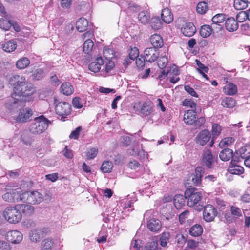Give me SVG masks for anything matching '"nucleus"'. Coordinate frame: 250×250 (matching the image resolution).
I'll return each mask as SVG.
<instances>
[{"mask_svg": "<svg viewBox=\"0 0 250 250\" xmlns=\"http://www.w3.org/2000/svg\"><path fill=\"white\" fill-rule=\"evenodd\" d=\"M9 83L13 87L12 97L18 100L19 98H27L36 93L35 86L28 83L25 76L19 75L12 76L9 80Z\"/></svg>", "mask_w": 250, "mask_h": 250, "instance_id": "f257e3e1", "label": "nucleus"}, {"mask_svg": "<svg viewBox=\"0 0 250 250\" xmlns=\"http://www.w3.org/2000/svg\"><path fill=\"white\" fill-rule=\"evenodd\" d=\"M185 194L188 207H195V210L198 211L202 210L203 206L199 204L203 197L202 192L197 191V189L195 188H187Z\"/></svg>", "mask_w": 250, "mask_h": 250, "instance_id": "f03ea898", "label": "nucleus"}, {"mask_svg": "<svg viewBox=\"0 0 250 250\" xmlns=\"http://www.w3.org/2000/svg\"><path fill=\"white\" fill-rule=\"evenodd\" d=\"M18 204L9 205L4 209L2 216L9 223L16 224L22 219V213L19 210Z\"/></svg>", "mask_w": 250, "mask_h": 250, "instance_id": "7ed1b4c3", "label": "nucleus"}, {"mask_svg": "<svg viewBox=\"0 0 250 250\" xmlns=\"http://www.w3.org/2000/svg\"><path fill=\"white\" fill-rule=\"evenodd\" d=\"M50 123L51 122L48 119L42 115H41L34 119L30 125L29 131L34 134H41L46 130Z\"/></svg>", "mask_w": 250, "mask_h": 250, "instance_id": "20e7f679", "label": "nucleus"}, {"mask_svg": "<svg viewBox=\"0 0 250 250\" xmlns=\"http://www.w3.org/2000/svg\"><path fill=\"white\" fill-rule=\"evenodd\" d=\"M204 174V168L201 167H197L195 169V173L189 175L188 178L185 181V187L188 188H193V186H199L201 184L202 178Z\"/></svg>", "mask_w": 250, "mask_h": 250, "instance_id": "39448f33", "label": "nucleus"}, {"mask_svg": "<svg viewBox=\"0 0 250 250\" xmlns=\"http://www.w3.org/2000/svg\"><path fill=\"white\" fill-rule=\"evenodd\" d=\"M21 200L30 204H36L42 202L43 197L37 191H27L21 193Z\"/></svg>", "mask_w": 250, "mask_h": 250, "instance_id": "423d86ee", "label": "nucleus"}, {"mask_svg": "<svg viewBox=\"0 0 250 250\" xmlns=\"http://www.w3.org/2000/svg\"><path fill=\"white\" fill-rule=\"evenodd\" d=\"M55 111L57 115L61 117L62 119H64L70 115L72 107L71 104L67 102H60L55 106Z\"/></svg>", "mask_w": 250, "mask_h": 250, "instance_id": "0eeeda50", "label": "nucleus"}, {"mask_svg": "<svg viewBox=\"0 0 250 250\" xmlns=\"http://www.w3.org/2000/svg\"><path fill=\"white\" fill-rule=\"evenodd\" d=\"M21 189L15 188L10 190L2 195V199L9 203H15L21 201Z\"/></svg>", "mask_w": 250, "mask_h": 250, "instance_id": "6e6552de", "label": "nucleus"}, {"mask_svg": "<svg viewBox=\"0 0 250 250\" xmlns=\"http://www.w3.org/2000/svg\"><path fill=\"white\" fill-rule=\"evenodd\" d=\"M203 208V217L204 220L207 222L213 221L218 214V211L216 208L210 204L206 205Z\"/></svg>", "mask_w": 250, "mask_h": 250, "instance_id": "1a4fd4ad", "label": "nucleus"}, {"mask_svg": "<svg viewBox=\"0 0 250 250\" xmlns=\"http://www.w3.org/2000/svg\"><path fill=\"white\" fill-rule=\"evenodd\" d=\"M230 210V214L226 213L224 214V218L228 223L233 222L235 220V217L238 218L242 216V212L239 207L231 205Z\"/></svg>", "mask_w": 250, "mask_h": 250, "instance_id": "9d476101", "label": "nucleus"}, {"mask_svg": "<svg viewBox=\"0 0 250 250\" xmlns=\"http://www.w3.org/2000/svg\"><path fill=\"white\" fill-rule=\"evenodd\" d=\"M213 163L214 159L211 150H205L202 156L201 164L208 168H211Z\"/></svg>", "mask_w": 250, "mask_h": 250, "instance_id": "9b49d317", "label": "nucleus"}, {"mask_svg": "<svg viewBox=\"0 0 250 250\" xmlns=\"http://www.w3.org/2000/svg\"><path fill=\"white\" fill-rule=\"evenodd\" d=\"M5 239L13 244H19L23 239L22 234L18 230L9 231L5 235Z\"/></svg>", "mask_w": 250, "mask_h": 250, "instance_id": "f8f14e48", "label": "nucleus"}, {"mask_svg": "<svg viewBox=\"0 0 250 250\" xmlns=\"http://www.w3.org/2000/svg\"><path fill=\"white\" fill-rule=\"evenodd\" d=\"M239 161L236 157L232 159L230 162V166L229 167L228 169L230 173L240 175L244 173V169L243 167L237 164Z\"/></svg>", "mask_w": 250, "mask_h": 250, "instance_id": "ddd939ff", "label": "nucleus"}, {"mask_svg": "<svg viewBox=\"0 0 250 250\" xmlns=\"http://www.w3.org/2000/svg\"><path fill=\"white\" fill-rule=\"evenodd\" d=\"M146 226L150 231L158 233L161 230L162 223L159 219L152 218L147 221Z\"/></svg>", "mask_w": 250, "mask_h": 250, "instance_id": "4468645a", "label": "nucleus"}, {"mask_svg": "<svg viewBox=\"0 0 250 250\" xmlns=\"http://www.w3.org/2000/svg\"><path fill=\"white\" fill-rule=\"evenodd\" d=\"M159 52L158 49L154 47L146 48L144 51V57L149 62H154L158 58Z\"/></svg>", "mask_w": 250, "mask_h": 250, "instance_id": "2eb2a0df", "label": "nucleus"}, {"mask_svg": "<svg viewBox=\"0 0 250 250\" xmlns=\"http://www.w3.org/2000/svg\"><path fill=\"white\" fill-rule=\"evenodd\" d=\"M211 134L208 129L200 131L196 137V142L201 146L205 145L210 139Z\"/></svg>", "mask_w": 250, "mask_h": 250, "instance_id": "dca6fc26", "label": "nucleus"}, {"mask_svg": "<svg viewBox=\"0 0 250 250\" xmlns=\"http://www.w3.org/2000/svg\"><path fill=\"white\" fill-rule=\"evenodd\" d=\"M169 74L170 76L169 81L171 83H175L179 80L178 75L180 74L179 70L176 68H172L169 71L165 72V70H163L161 74L159 75V78H161L164 75Z\"/></svg>", "mask_w": 250, "mask_h": 250, "instance_id": "f3484780", "label": "nucleus"}, {"mask_svg": "<svg viewBox=\"0 0 250 250\" xmlns=\"http://www.w3.org/2000/svg\"><path fill=\"white\" fill-rule=\"evenodd\" d=\"M181 31L185 36L191 37L195 33L196 29L192 23L187 22L182 26Z\"/></svg>", "mask_w": 250, "mask_h": 250, "instance_id": "a211bd4d", "label": "nucleus"}, {"mask_svg": "<svg viewBox=\"0 0 250 250\" xmlns=\"http://www.w3.org/2000/svg\"><path fill=\"white\" fill-rule=\"evenodd\" d=\"M196 119V112L194 110H188L185 111L183 120L184 123L188 125L193 124Z\"/></svg>", "mask_w": 250, "mask_h": 250, "instance_id": "6ab92c4d", "label": "nucleus"}, {"mask_svg": "<svg viewBox=\"0 0 250 250\" xmlns=\"http://www.w3.org/2000/svg\"><path fill=\"white\" fill-rule=\"evenodd\" d=\"M32 115V110L30 109H24L20 110L16 118V121L19 122H26Z\"/></svg>", "mask_w": 250, "mask_h": 250, "instance_id": "aec40b11", "label": "nucleus"}, {"mask_svg": "<svg viewBox=\"0 0 250 250\" xmlns=\"http://www.w3.org/2000/svg\"><path fill=\"white\" fill-rule=\"evenodd\" d=\"M150 42L153 46L157 49L161 48L164 45V41L162 37L159 34H154L150 38Z\"/></svg>", "mask_w": 250, "mask_h": 250, "instance_id": "412c9836", "label": "nucleus"}, {"mask_svg": "<svg viewBox=\"0 0 250 250\" xmlns=\"http://www.w3.org/2000/svg\"><path fill=\"white\" fill-rule=\"evenodd\" d=\"M104 61L102 57H97L95 61L92 62L88 65V69L94 73L100 71L101 65H103Z\"/></svg>", "mask_w": 250, "mask_h": 250, "instance_id": "4be33fe9", "label": "nucleus"}, {"mask_svg": "<svg viewBox=\"0 0 250 250\" xmlns=\"http://www.w3.org/2000/svg\"><path fill=\"white\" fill-rule=\"evenodd\" d=\"M238 21L230 17L227 19L225 22L226 29L229 32H233L238 28Z\"/></svg>", "mask_w": 250, "mask_h": 250, "instance_id": "5701e85b", "label": "nucleus"}, {"mask_svg": "<svg viewBox=\"0 0 250 250\" xmlns=\"http://www.w3.org/2000/svg\"><path fill=\"white\" fill-rule=\"evenodd\" d=\"M161 18L163 21L167 24L172 22L173 21V15L171 10L166 8L162 10L161 12Z\"/></svg>", "mask_w": 250, "mask_h": 250, "instance_id": "b1692460", "label": "nucleus"}, {"mask_svg": "<svg viewBox=\"0 0 250 250\" xmlns=\"http://www.w3.org/2000/svg\"><path fill=\"white\" fill-rule=\"evenodd\" d=\"M235 153L239 157V160L240 158L246 159L250 156V146H244L236 151Z\"/></svg>", "mask_w": 250, "mask_h": 250, "instance_id": "393cba45", "label": "nucleus"}, {"mask_svg": "<svg viewBox=\"0 0 250 250\" xmlns=\"http://www.w3.org/2000/svg\"><path fill=\"white\" fill-rule=\"evenodd\" d=\"M185 194L184 195L181 194L176 195L173 199L174 205L177 209H181L185 204Z\"/></svg>", "mask_w": 250, "mask_h": 250, "instance_id": "a878e982", "label": "nucleus"}, {"mask_svg": "<svg viewBox=\"0 0 250 250\" xmlns=\"http://www.w3.org/2000/svg\"><path fill=\"white\" fill-rule=\"evenodd\" d=\"M17 47V42L13 40L8 41L2 44L3 50L8 53L14 51Z\"/></svg>", "mask_w": 250, "mask_h": 250, "instance_id": "bb28decb", "label": "nucleus"}, {"mask_svg": "<svg viewBox=\"0 0 250 250\" xmlns=\"http://www.w3.org/2000/svg\"><path fill=\"white\" fill-rule=\"evenodd\" d=\"M233 150L229 148H224L219 154V157L223 161H228L233 158Z\"/></svg>", "mask_w": 250, "mask_h": 250, "instance_id": "cd10ccee", "label": "nucleus"}, {"mask_svg": "<svg viewBox=\"0 0 250 250\" xmlns=\"http://www.w3.org/2000/svg\"><path fill=\"white\" fill-rule=\"evenodd\" d=\"M88 25V21L84 18H80L76 23L77 30L80 32H83L87 30Z\"/></svg>", "mask_w": 250, "mask_h": 250, "instance_id": "c85d7f7f", "label": "nucleus"}, {"mask_svg": "<svg viewBox=\"0 0 250 250\" xmlns=\"http://www.w3.org/2000/svg\"><path fill=\"white\" fill-rule=\"evenodd\" d=\"M18 205L19 210L21 211L25 215L30 216L34 212V208L31 205L21 204H18Z\"/></svg>", "mask_w": 250, "mask_h": 250, "instance_id": "c756f323", "label": "nucleus"}, {"mask_svg": "<svg viewBox=\"0 0 250 250\" xmlns=\"http://www.w3.org/2000/svg\"><path fill=\"white\" fill-rule=\"evenodd\" d=\"M61 92L65 95L69 96L74 92L73 86L69 82H64L61 86Z\"/></svg>", "mask_w": 250, "mask_h": 250, "instance_id": "7c9ffc66", "label": "nucleus"}, {"mask_svg": "<svg viewBox=\"0 0 250 250\" xmlns=\"http://www.w3.org/2000/svg\"><path fill=\"white\" fill-rule=\"evenodd\" d=\"M9 19L8 16L0 18V28L5 31H8L11 28L12 23Z\"/></svg>", "mask_w": 250, "mask_h": 250, "instance_id": "2f4dec72", "label": "nucleus"}, {"mask_svg": "<svg viewBox=\"0 0 250 250\" xmlns=\"http://www.w3.org/2000/svg\"><path fill=\"white\" fill-rule=\"evenodd\" d=\"M140 112L144 116H148L153 112L152 104L150 102H144L141 108Z\"/></svg>", "mask_w": 250, "mask_h": 250, "instance_id": "473e14b6", "label": "nucleus"}, {"mask_svg": "<svg viewBox=\"0 0 250 250\" xmlns=\"http://www.w3.org/2000/svg\"><path fill=\"white\" fill-rule=\"evenodd\" d=\"M202 227L199 224H195L192 226L189 229V234L194 237L200 236L203 233Z\"/></svg>", "mask_w": 250, "mask_h": 250, "instance_id": "72a5a7b5", "label": "nucleus"}, {"mask_svg": "<svg viewBox=\"0 0 250 250\" xmlns=\"http://www.w3.org/2000/svg\"><path fill=\"white\" fill-rule=\"evenodd\" d=\"M151 28L154 30H158L162 28L163 23L158 16L152 17L149 22Z\"/></svg>", "mask_w": 250, "mask_h": 250, "instance_id": "f704fd0d", "label": "nucleus"}, {"mask_svg": "<svg viewBox=\"0 0 250 250\" xmlns=\"http://www.w3.org/2000/svg\"><path fill=\"white\" fill-rule=\"evenodd\" d=\"M30 63V62L28 58L22 57L17 61L16 66L19 69H22L28 66Z\"/></svg>", "mask_w": 250, "mask_h": 250, "instance_id": "c9c22d12", "label": "nucleus"}, {"mask_svg": "<svg viewBox=\"0 0 250 250\" xmlns=\"http://www.w3.org/2000/svg\"><path fill=\"white\" fill-rule=\"evenodd\" d=\"M249 3L247 0H234L233 7L237 10H242L246 8Z\"/></svg>", "mask_w": 250, "mask_h": 250, "instance_id": "e433bc0d", "label": "nucleus"}, {"mask_svg": "<svg viewBox=\"0 0 250 250\" xmlns=\"http://www.w3.org/2000/svg\"><path fill=\"white\" fill-rule=\"evenodd\" d=\"M224 92L229 95H234L237 92V86L232 83H229L224 86Z\"/></svg>", "mask_w": 250, "mask_h": 250, "instance_id": "4c0bfd02", "label": "nucleus"}, {"mask_svg": "<svg viewBox=\"0 0 250 250\" xmlns=\"http://www.w3.org/2000/svg\"><path fill=\"white\" fill-rule=\"evenodd\" d=\"M236 101L231 97H226L222 100L221 104L224 107L228 108H232L235 106Z\"/></svg>", "mask_w": 250, "mask_h": 250, "instance_id": "58836bf2", "label": "nucleus"}, {"mask_svg": "<svg viewBox=\"0 0 250 250\" xmlns=\"http://www.w3.org/2000/svg\"><path fill=\"white\" fill-rule=\"evenodd\" d=\"M212 32V29L209 25H203L201 27L200 34L203 38L209 37Z\"/></svg>", "mask_w": 250, "mask_h": 250, "instance_id": "ea45409f", "label": "nucleus"}, {"mask_svg": "<svg viewBox=\"0 0 250 250\" xmlns=\"http://www.w3.org/2000/svg\"><path fill=\"white\" fill-rule=\"evenodd\" d=\"M170 238V233L168 231L163 232L160 235L159 240L160 245L162 247H166Z\"/></svg>", "mask_w": 250, "mask_h": 250, "instance_id": "a19ab883", "label": "nucleus"}, {"mask_svg": "<svg viewBox=\"0 0 250 250\" xmlns=\"http://www.w3.org/2000/svg\"><path fill=\"white\" fill-rule=\"evenodd\" d=\"M206 1L199 2L196 6L197 12L201 15H204L208 10V6Z\"/></svg>", "mask_w": 250, "mask_h": 250, "instance_id": "79ce46f5", "label": "nucleus"}, {"mask_svg": "<svg viewBox=\"0 0 250 250\" xmlns=\"http://www.w3.org/2000/svg\"><path fill=\"white\" fill-rule=\"evenodd\" d=\"M41 230L35 229L32 230L29 234L30 240L33 242H37L41 239L42 235L40 234Z\"/></svg>", "mask_w": 250, "mask_h": 250, "instance_id": "37998d69", "label": "nucleus"}, {"mask_svg": "<svg viewBox=\"0 0 250 250\" xmlns=\"http://www.w3.org/2000/svg\"><path fill=\"white\" fill-rule=\"evenodd\" d=\"M54 244L52 239L46 238L42 241L41 246L43 250H52Z\"/></svg>", "mask_w": 250, "mask_h": 250, "instance_id": "c03bdc74", "label": "nucleus"}, {"mask_svg": "<svg viewBox=\"0 0 250 250\" xmlns=\"http://www.w3.org/2000/svg\"><path fill=\"white\" fill-rule=\"evenodd\" d=\"M113 165L112 163L109 161H104L101 167V170L104 173L110 172L112 169Z\"/></svg>", "mask_w": 250, "mask_h": 250, "instance_id": "a18cd8bd", "label": "nucleus"}, {"mask_svg": "<svg viewBox=\"0 0 250 250\" xmlns=\"http://www.w3.org/2000/svg\"><path fill=\"white\" fill-rule=\"evenodd\" d=\"M94 46L93 42L90 39H87L83 43V51L85 54L90 53Z\"/></svg>", "mask_w": 250, "mask_h": 250, "instance_id": "49530a36", "label": "nucleus"}, {"mask_svg": "<svg viewBox=\"0 0 250 250\" xmlns=\"http://www.w3.org/2000/svg\"><path fill=\"white\" fill-rule=\"evenodd\" d=\"M200 245V242L193 239H189L187 240L186 249L189 250H196Z\"/></svg>", "mask_w": 250, "mask_h": 250, "instance_id": "de8ad7c7", "label": "nucleus"}, {"mask_svg": "<svg viewBox=\"0 0 250 250\" xmlns=\"http://www.w3.org/2000/svg\"><path fill=\"white\" fill-rule=\"evenodd\" d=\"M103 55L106 59L111 60L115 56L114 51L113 49L105 46L103 49Z\"/></svg>", "mask_w": 250, "mask_h": 250, "instance_id": "09e8293b", "label": "nucleus"}, {"mask_svg": "<svg viewBox=\"0 0 250 250\" xmlns=\"http://www.w3.org/2000/svg\"><path fill=\"white\" fill-rule=\"evenodd\" d=\"M138 18L141 23L145 24L148 22L150 16L146 12L143 11L138 14Z\"/></svg>", "mask_w": 250, "mask_h": 250, "instance_id": "8fccbe9b", "label": "nucleus"}, {"mask_svg": "<svg viewBox=\"0 0 250 250\" xmlns=\"http://www.w3.org/2000/svg\"><path fill=\"white\" fill-rule=\"evenodd\" d=\"M21 141L26 145H31L32 139L29 133L27 131H24L22 132L21 136Z\"/></svg>", "mask_w": 250, "mask_h": 250, "instance_id": "3c124183", "label": "nucleus"}, {"mask_svg": "<svg viewBox=\"0 0 250 250\" xmlns=\"http://www.w3.org/2000/svg\"><path fill=\"white\" fill-rule=\"evenodd\" d=\"M32 76L33 79L40 80L43 78L44 72L42 68H38L33 71Z\"/></svg>", "mask_w": 250, "mask_h": 250, "instance_id": "603ef678", "label": "nucleus"}, {"mask_svg": "<svg viewBox=\"0 0 250 250\" xmlns=\"http://www.w3.org/2000/svg\"><path fill=\"white\" fill-rule=\"evenodd\" d=\"M190 216V211L188 210H185L179 215V222L181 225L184 224Z\"/></svg>", "mask_w": 250, "mask_h": 250, "instance_id": "864d4df0", "label": "nucleus"}, {"mask_svg": "<svg viewBox=\"0 0 250 250\" xmlns=\"http://www.w3.org/2000/svg\"><path fill=\"white\" fill-rule=\"evenodd\" d=\"M235 141V139L231 137L224 138L219 143V146L221 147H225L230 146Z\"/></svg>", "mask_w": 250, "mask_h": 250, "instance_id": "5fc2aeb1", "label": "nucleus"}, {"mask_svg": "<svg viewBox=\"0 0 250 250\" xmlns=\"http://www.w3.org/2000/svg\"><path fill=\"white\" fill-rule=\"evenodd\" d=\"M225 18L224 14H217L212 18V22L217 24H222L225 21Z\"/></svg>", "mask_w": 250, "mask_h": 250, "instance_id": "6e6d98bb", "label": "nucleus"}, {"mask_svg": "<svg viewBox=\"0 0 250 250\" xmlns=\"http://www.w3.org/2000/svg\"><path fill=\"white\" fill-rule=\"evenodd\" d=\"M167 62L168 59L166 55L162 56L158 59L157 62L158 66L160 68L163 69L167 66Z\"/></svg>", "mask_w": 250, "mask_h": 250, "instance_id": "4d7b16f0", "label": "nucleus"}, {"mask_svg": "<svg viewBox=\"0 0 250 250\" xmlns=\"http://www.w3.org/2000/svg\"><path fill=\"white\" fill-rule=\"evenodd\" d=\"M139 54V49L136 47H130L129 51V57L132 60H134L138 57Z\"/></svg>", "mask_w": 250, "mask_h": 250, "instance_id": "13d9d810", "label": "nucleus"}, {"mask_svg": "<svg viewBox=\"0 0 250 250\" xmlns=\"http://www.w3.org/2000/svg\"><path fill=\"white\" fill-rule=\"evenodd\" d=\"M83 129L82 126H80L77 127L74 130L71 132L69 135L70 139H78L79 138L80 133Z\"/></svg>", "mask_w": 250, "mask_h": 250, "instance_id": "bf43d9fd", "label": "nucleus"}, {"mask_svg": "<svg viewBox=\"0 0 250 250\" xmlns=\"http://www.w3.org/2000/svg\"><path fill=\"white\" fill-rule=\"evenodd\" d=\"M196 64L198 66L197 70L199 73H202V72L208 73V71L209 70V68L207 66H205V65L204 64L200 62V61L198 60H196Z\"/></svg>", "mask_w": 250, "mask_h": 250, "instance_id": "052dcab7", "label": "nucleus"}, {"mask_svg": "<svg viewBox=\"0 0 250 250\" xmlns=\"http://www.w3.org/2000/svg\"><path fill=\"white\" fill-rule=\"evenodd\" d=\"M222 130L221 126L217 124H213L212 126V133L214 136H218Z\"/></svg>", "mask_w": 250, "mask_h": 250, "instance_id": "680f3d73", "label": "nucleus"}, {"mask_svg": "<svg viewBox=\"0 0 250 250\" xmlns=\"http://www.w3.org/2000/svg\"><path fill=\"white\" fill-rule=\"evenodd\" d=\"M98 149L96 147L91 148L86 154V157L88 159H92L96 157L98 153Z\"/></svg>", "mask_w": 250, "mask_h": 250, "instance_id": "e2e57ef3", "label": "nucleus"}, {"mask_svg": "<svg viewBox=\"0 0 250 250\" xmlns=\"http://www.w3.org/2000/svg\"><path fill=\"white\" fill-rule=\"evenodd\" d=\"M183 105L191 108H195L196 106V103L193 100L189 99H185L183 101Z\"/></svg>", "mask_w": 250, "mask_h": 250, "instance_id": "0e129e2a", "label": "nucleus"}, {"mask_svg": "<svg viewBox=\"0 0 250 250\" xmlns=\"http://www.w3.org/2000/svg\"><path fill=\"white\" fill-rule=\"evenodd\" d=\"M136 59V64L137 67L143 68L145 65V58L142 56L137 57Z\"/></svg>", "mask_w": 250, "mask_h": 250, "instance_id": "69168bd1", "label": "nucleus"}, {"mask_svg": "<svg viewBox=\"0 0 250 250\" xmlns=\"http://www.w3.org/2000/svg\"><path fill=\"white\" fill-rule=\"evenodd\" d=\"M246 11L239 12L236 16V19L239 22H243L248 19Z\"/></svg>", "mask_w": 250, "mask_h": 250, "instance_id": "338daca9", "label": "nucleus"}, {"mask_svg": "<svg viewBox=\"0 0 250 250\" xmlns=\"http://www.w3.org/2000/svg\"><path fill=\"white\" fill-rule=\"evenodd\" d=\"M72 104L74 108L80 109L83 107V104L81 102V99L79 97H75L72 100Z\"/></svg>", "mask_w": 250, "mask_h": 250, "instance_id": "774afa93", "label": "nucleus"}]
</instances>
